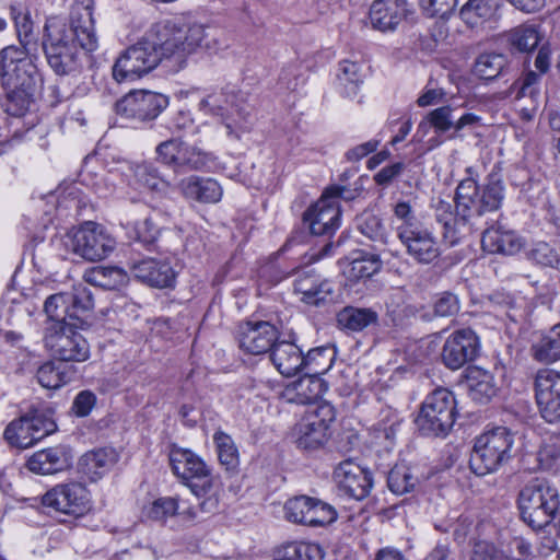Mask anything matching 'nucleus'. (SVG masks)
I'll list each match as a JSON object with an SVG mask.
<instances>
[{"mask_svg":"<svg viewBox=\"0 0 560 560\" xmlns=\"http://www.w3.org/2000/svg\"><path fill=\"white\" fill-rule=\"evenodd\" d=\"M503 0H468L459 10V18L469 27H477L499 16Z\"/></svg>","mask_w":560,"mask_h":560,"instance_id":"nucleus-31","label":"nucleus"},{"mask_svg":"<svg viewBox=\"0 0 560 560\" xmlns=\"http://www.w3.org/2000/svg\"><path fill=\"white\" fill-rule=\"evenodd\" d=\"M175 514L182 515L188 521L205 515L199 511L198 504L196 506H184V502L180 503L175 498H160L152 503L148 511V517L154 521H164Z\"/></svg>","mask_w":560,"mask_h":560,"instance_id":"nucleus-37","label":"nucleus"},{"mask_svg":"<svg viewBox=\"0 0 560 560\" xmlns=\"http://www.w3.org/2000/svg\"><path fill=\"white\" fill-rule=\"evenodd\" d=\"M145 33L161 60L173 57L183 59L198 48H212L209 35L200 24L179 25L172 21H162L153 24Z\"/></svg>","mask_w":560,"mask_h":560,"instance_id":"nucleus-4","label":"nucleus"},{"mask_svg":"<svg viewBox=\"0 0 560 560\" xmlns=\"http://www.w3.org/2000/svg\"><path fill=\"white\" fill-rule=\"evenodd\" d=\"M456 401L453 393L446 388L433 390L423 401L416 419L423 435L444 436L455 422Z\"/></svg>","mask_w":560,"mask_h":560,"instance_id":"nucleus-8","label":"nucleus"},{"mask_svg":"<svg viewBox=\"0 0 560 560\" xmlns=\"http://www.w3.org/2000/svg\"><path fill=\"white\" fill-rule=\"evenodd\" d=\"M315 498L298 495L287 501L285 517L293 523L306 525Z\"/></svg>","mask_w":560,"mask_h":560,"instance_id":"nucleus-54","label":"nucleus"},{"mask_svg":"<svg viewBox=\"0 0 560 560\" xmlns=\"http://www.w3.org/2000/svg\"><path fill=\"white\" fill-rule=\"evenodd\" d=\"M42 504L58 513L80 517L90 510L89 491L80 482L60 483L43 495Z\"/></svg>","mask_w":560,"mask_h":560,"instance_id":"nucleus-15","label":"nucleus"},{"mask_svg":"<svg viewBox=\"0 0 560 560\" xmlns=\"http://www.w3.org/2000/svg\"><path fill=\"white\" fill-rule=\"evenodd\" d=\"M466 382L469 396L478 402H488L497 395L498 386L494 376L480 368L470 366L467 369Z\"/></svg>","mask_w":560,"mask_h":560,"instance_id":"nucleus-34","label":"nucleus"},{"mask_svg":"<svg viewBox=\"0 0 560 560\" xmlns=\"http://www.w3.org/2000/svg\"><path fill=\"white\" fill-rule=\"evenodd\" d=\"M199 107L207 114L220 117L230 137L240 139L250 128L248 105L238 103L234 94L224 91L209 94L200 101Z\"/></svg>","mask_w":560,"mask_h":560,"instance_id":"nucleus-9","label":"nucleus"},{"mask_svg":"<svg viewBox=\"0 0 560 560\" xmlns=\"http://www.w3.org/2000/svg\"><path fill=\"white\" fill-rule=\"evenodd\" d=\"M509 44L520 52H529L537 47L540 36L534 24H522L511 30L508 35Z\"/></svg>","mask_w":560,"mask_h":560,"instance_id":"nucleus-47","label":"nucleus"},{"mask_svg":"<svg viewBox=\"0 0 560 560\" xmlns=\"http://www.w3.org/2000/svg\"><path fill=\"white\" fill-rule=\"evenodd\" d=\"M478 347V338L471 329L457 330L446 339L442 361L448 369L458 370L477 357Z\"/></svg>","mask_w":560,"mask_h":560,"instance_id":"nucleus-18","label":"nucleus"},{"mask_svg":"<svg viewBox=\"0 0 560 560\" xmlns=\"http://www.w3.org/2000/svg\"><path fill=\"white\" fill-rule=\"evenodd\" d=\"M131 270L141 282L159 289L172 288L177 276L168 256L165 259L147 258L136 261Z\"/></svg>","mask_w":560,"mask_h":560,"instance_id":"nucleus-21","label":"nucleus"},{"mask_svg":"<svg viewBox=\"0 0 560 560\" xmlns=\"http://www.w3.org/2000/svg\"><path fill=\"white\" fill-rule=\"evenodd\" d=\"M44 312L47 315L46 325L58 322L69 324V305L66 293H56L48 296L44 303Z\"/></svg>","mask_w":560,"mask_h":560,"instance_id":"nucleus-53","label":"nucleus"},{"mask_svg":"<svg viewBox=\"0 0 560 560\" xmlns=\"http://www.w3.org/2000/svg\"><path fill=\"white\" fill-rule=\"evenodd\" d=\"M217 446L218 458L226 471H235L240 464L238 451L232 438L224 432L218 431L213 435Z\"/></svg>","mask_w":560,"mask_h":560,"instance_id":"nucleus-49","label":"nucleus"},{"mask_svg":"<svg viewBox=\"0 0 560 560\" xmlns=\"http://www.w3.org/2000/svg\"><path fill=\"white\" fill-rule=\"evenodd\" d=\"M160 62V55L145 33L119 55L113 66V77L118 82L133 80L151 72Z\"/></svg>","mask_w":560,"mask_h":560,"instance_id":"nucleus-11","label":"nucleus"},{"mask_svg":"<svg viewBox=\"0 0 560 560\" xmlns=\"http://www.w3.org/2000/svg\"><path fill=\"white\" fill-rule=\"evenodd\" d=\"M419 3L428 16L445 18L454 11L457 0H419Z\"/></svg>","mask_w":560,"mask_h":560,"instance_id":"nucleus-63","label":"nucleus"},{"mask_svg":"<svg viewBox=\"0 0 560 560\" xmlns=\"http://www.w3.org/2000/svg\"><path fill=\"white\" fill-rule=\"evenodd\" d=\"M135 232L139 243L149 250H156L160 254L174 256L180 244V237L176 232L160 230L151 218L137 223Z\"/></svg>","mask_w":560,"mask_h":560,"instance_id":"nucleus-22","label":"nucleus"},{"mask_svg":"<svg viewBox=\"0 0 560 560\" xmlns=\"http://www.w3.org/2000/svg\"><path fill=\"white\" fill-rule=\"evenodd\" d=\"M535 393L542 418L548 422L560 420V373L550 369L539 370Z\"/></svg>","mask_w":560,"mask_h":560,"instance_id":"nucleus-17","label":"nucleus"},{"mask_svg":"<svg viewBox=\"0 0 560 560\" xmlns=\"http://www.w3.org/2000/svg\"><path fill=\"white\" fill-rule=\"evenodd\" d=\"M75 370L60 360L48 361L40 365L36 373L39 385L47 389H57L69 383L74 376Z\"/></svg>","mask_w":560,"mask_h":560,"instance_id":"nucleus-38","label":"nucleus"},{"mask_svg":"<svg viewBox=\"0 0 560 560\" xmlns=\"http://www.w3.org/2000/svg\"><path fill=\"white\" fill-rule=\"evenodd\" d=\"M419 485V477L405 464H396L388 472V489L397 495L410 493L415 491Z\"/></svg>","mask_w":560,"mask_h":560,"instance_id":"nucleus-43","label":"nucleus"},{"mask_svg":"<svg viewBox=\"0 0 560 560\" xmlns=\"http://www.w3.org/2000/svg\"><path fill=\"white\" fill-rule=\"evenodd\" d=\"M294 291L302 295V301L307 304L319 305L332 293L328 281L322 280L311 271H301L294 282Z\"/></svg>","mask_w":560,"mask_h":560,"instance_id":"nucleus-32","label":"nucleus"},{"mask_svg":"<svg viewBox=\"0 0 560 560\" xmlns=\"http://www.w3.org/2000/svg\"><path fill=\"white\" fill-rule=\"evenodd\" d=\"M340 209L335 200L322 196V198L308 208L303 221L314 235L330 236L339 226Z\"/></svg>","mask_w":560,"mask_h":560,"instance_id":"nucleus-23","label":"nucleus"},{"mask_svg":"<svg viewBox=\"0 0 560 560\" xmlns=\"http://www.w3.org/2000/svg\"><path fill=\"white\" fill-rule=\"evenodd\" d=\"M72 324L50 323L44 329L46 349L57 360L66 362H84L90 357L86 339L75 330Z\"/></svg>","mask_w":560,"mask_h":560,"instance_id":"nucleus-10","label":"nucleus"},{"mask_svg":"<svg viewBox=\"0 0 560 560\" xmlns=\"http://www.w3.org/2000/svg\"><path fill=\"white\" fill-rule=\"evenodd\" d=\"M481 245L492 254L514 255L523 248L524 241L516 232L498 226L483 231Z\"/></svg>","mask_w":560,"mask_h":560,"instance_id":"nucleus-28","label":"nucleus"},{"mask_svg":"<svg viewBox=\"0 0 560 560\" xmlns=\"http://www.w3.org/2000/svg\"><path fill=\"white\" fill-rule=\"evenodd\" d=\"M517 506L522 520L535 530L549 525L560 511L558 489L547 479L535 477L521 489Z\"/></svg>","mask_w":560,"mask_h":560,"instance_id":"nucleus-5","label":"nucleus"},{"mask_svg":"<svg viewBox=\"0 0 560 560\" xmlns=\"http://www.w3.org/2000/svg\"><path fill=\"white\" fill-rule=\"evenodd\" d=\"M173 474L198 499V509L209 515L217 512L220 503V482L201 457L190 450L173 447L170 452Z\"/></svg>","mask_w":560,"mask_h":560,"instance_id":"nucleus-3","label":"nucleus"},{"mask_svg":"<svg viewBox=\"0 0 560 560\" xmlns=\"http://www.w3.org/2000/svg\"><path fill=\"white\" fill-rule=\"evenodd\" d=\"M71 246L73 253L83 259L100 261L113 253L116 241L103 225L88 221L73 232Z\"/></svg>","mask_w":560,"mask_h":560,"instance_id":"nucleus-12","label":"nucleus"},{"mask_svg":"<svg viewBox=\"0 0 560 560\" xmlns=\"http://www.w3.org/2000/svg\"><path fill=\"white\" fill-rule=\"evenodd\" d=\"M10 15L14 22L16 36L21 47L20 51L25 54H38L39 43L33 30V22L27 12H22L19 8L10 7Z\"/></svg>","mask_w":560,"mask_h":560,"instance_id":"nucleus-39","label":"nucleus"},{"mask_svg":"<svg viewBox=\"0 0 560 560\" xmlns=\"http://www.w3.org/2000/svg\"><path fill=\"white\" fill-rule=\"evenodd\" d=\"M335 418V408L328 402H323L307 412L295 427L298 446L303 450H316L324 445Z\"/></svg>","mask_w":560,"mask_h":560,"instance_id":"nucleus-13","label":"nucleus"},{"mask_svg":"<svg viewBox=\"0 0 560 560\" xmlns=\"http://www.w3.org/2000/svg\"><path fill=\"white\" fill-rule=\"evenodd\" d=\"M117 462V453L113 448H97L86 452L79 460V469L91 481H96Z\"/></svg>","mask_w":560,"mask_h":560,"instance_id":"nucleus-33","label":"nucleus"},{"mask_svg":"<svg viewBox=\"0 0 560 560\" xmlns=\"http://www.w3.org/2000/svg\"><path fill=\"white\" fill-rule=\"evenodd\" d=\"M66 294L69 305V323L77 328H84L89 325V313L94 306L91 291L84 285H77L72 292Z\"/></svg>","mask_w":560,"mask_h":560,"instance_id":"nucleus-36","label":"nucleus"},{"mask_svg":"<svg viewBox=\"0 0 560 560\" xmlns=\"http://www.w3.org/2000/svg\"><path fill=\"white\" fill-rule=\"evenodd\" d=\"M334 479L341 492L355 500L366 498L373 485L371 474L351 460L337 466Z\"/></svg>","mask_w":560,"mask_h":560,"instance_id":"nucleus-20","label":"nucleus"},{"mask_svg":"<svg viewBox=\"0 0 560 560\" xmlns=\"http://www.w3.org/2000/svg\"><path fill=\"white\" fill-rule=\"evenodd\" d=\"M37 54H25L19 46L9 45L0 50V83L3 89L37 91L42 77L34 62Z\"/></svg>","mask_w":560,"mask_h":560,"instance_id":"nucleus-7","label":"nucleus"},{"mask_svg":"<svg viewBox=\"0 0 560 560\" xmlns=\"http://www.w3.org/2000/svg\"><path fill=\"white\" fill-rule=\"evenodd\" d=\"M42 47L49 67L58 75H68L79 69L80 48L94 51L97 36L90 7L72 8L69 21L58 18L47 20Z\"/></svg>","mask_w":560,"mask_h":560,"instance_id":"nucleus-2","label":"nucleus"},{"mask_svg":"<svg viewBox=\"0 0 560 560\" xmlns=\"http://www.w3.org/2000/svg\"><path fill=\"white\" fill-rule=\"evenodd\" d=\"M453 108L451 106H442L432 110L428 115V121H421L419 129H427L433 126L440 132H446L454 128Z\"/></svg>","mask_w":560,"mask_h":560,"instance_id":"nucleus-59","label":"nucleus"},{"mask_svg":"<svg viewBox=\"0 0 560 560\" xmlns=\"http://www.w3.org/2000/svg\"><path fill=\"white\" fill-rule=\"evenodd\" d=\"M398 238L406 247L407 254L419 264L429 265L441 255L436 238L422 225L412 231H404Z\"/></svg>","mask_w":560,"mask_h":560,"instance_id":"nucleus-25","label":"nucleus"},{"mask_svg":"<svg viewBox=\"0 0 560 560\" xmlns=\"http://www.w3.org/2000/svg\"><path fill=\"white\" fill-rule=\"evenodd\" d=\"M167 105V96L161 93L135 90L116 102L115 109L126 119L143 122L155 119Z\"/></svg>","mask_w":560,"mask_h":560,"instance_id":"nucleus-14","label":"nucleus"},{"mask_svg":"<svg viewBox=\"0 0 560 560\" xmlns=\"http://www.w3.org/2000/svg\"><path fill=\"white\" fill-rule=\"evenodd\" d=\"M3 436L11 446L18 448H27L36 443L25 416L9 423Z\"/></svg>","mask_w":560,"mask_h":560,"instance_id":"nucleus-48","label":"nucleus"},{"mask_svg":"<svg viewBox=\"0 0 560 560\" xmlns=\"http://www.w3.org/2000/svg\"><path fill=\"white\" fill-rule=\"evenodd\" d=\"M303 371L312 374H322L331 365V351L327 348H315L303 355Z\"/></svg>","mask_w":560,"mask_h":560,"instance_id":"nucleus-55","label":"nucleus"},{"mask_svg":"<svg viewBox=\"0 0 560 560\" xmlns=\"http://www.w3.org/2000/svg\"><path fill=\"white\" fill-rule=\"evenodd\" d=\"M338 80L345 86V93L348 96L357 94L359 84L362 82L361 66L357 62L343 60L340 62Z\"/></svg>","mask_w":560,"mask_h":560,"instance_id":"nucleus-56","label":"nucleus"},{"mask_svg":"<svg viewBox=\"0 0 560 560\" xmlns=\"http://www.w3.org/2000/svg\"><path fill=\"white\" fill-rule=\"evenodd\" d=\"M382 268V260L378 255L364 254L353 259L349 266V277L354 280L370 278Z\"/></svg>","mask_w":560,"mask_h":560,"instance_id":"nucleus-52","label":"nucleus"},{"mask_svg":"<svg viewBox=\"0 0 560 560\" xmlns=\"http://www.w3.org/2000/svg\"><path fill=\"white\" fill-rule=\"evenodd\" d=\"M395 218L400 222L396 226L397 236H401L406 230H415L421 226L420 222L416 219L412 208L407 201H399L394 207Z\"/></svg>","mask_w":560,"mask_h":560,"instance_id":"nucleus-60","label":"nucleus"},{"mask_svg":"<svg viewBox=\"0 0 560 560\" xmlns=\"http://www.w3.org/2000/svg\"><path fill=\"white\" fill-rule=\"evenodd\" d=\"M179 189L186 198L202 203H215L222 198V188L212 178L189 176L180 180Z\"/></svg>","mask_w":560,"mask_h":560,"instance_id":"nucleus-29","label":"nucleus"},{"mask_svg":"<svg viewBox=\"0 0 560 560\" xmlns=\"http://www.w3.org/2000/svg\"><path fill=\"white\" fill-rule=\"evenodd\" d=\"M514 434L505 427H497L475 439L469 466L477 476L497 471L512 458Z\"/></svg>","mask_w":560,"mask_h":560,"instance_id":"nucleus-6","label":"nucleus"},{"mask_svg":"<svg viewBox=\"0 0 560 560\" xmlns=\"http://www.w3.org/2000/svg\"><path fill=\"white\" fill-rule=\"evenodd\" d=\"M433 311L435 316L452 317L459 311V300L457 295L451 292H443L436 295Z\"/></svg>","mask_w":560,"mask_h":560,"instance_id":"nucleus-62","label":"nucleus"},{"mask_svg":"<svg viewBox=\"0 0 560 560\" xmlns=\"http://www.w3.org/2000/svg\"><path fill=\"white\" fill-rule=\"evenodd\" d=\"M358 231L366 238L380 245L387 243L388 233L382 219L372 211L365 210L355 218Z\"/></svg>","mask_w":560,"mask_h":560,"instance_id":"nucleus-45","label":"nucleus"},{"mask_svg":"<svg viewBox=\"0 0 560 560\" xmlns=\"http://www.w3.org/2000/svg\"><path fill=\"white\" fill-rule=\"evenodd\" d=\"M156 153L164 164L185 171H200L212 161L210 153L188 145L178 139H171L160 143L156 148Z\"/></svg>","mask_w":560,"mask_h":560,"instance_id":"nucleus-16","label":"nucleus"},{"mask_svg":"<svg viewBox=\"0 0 560 560\" xmlns=\"http://www.w3.org/2000/svg\"><path fill=\"white\" fill-rule=\"evenodd\" d=\"M326 390L325 384L317 374L305 372L304 376L287 388L290 401L307 405L316 401Z\"/></svg>","mask_w":560,"mask_h":560,"instance_id":"nucleus-35","label":"nucleus"},{"mask_svg":"<svg viewBox=\"0 0 560 560\" xmlns=\"http://www.w3.org/2000/svg\"><path fill=\"white\" fill-rule=\"evenodd\" d=\"M469 560H504L502 552L491 542H475Z\"/></svg>","mask_w":560,"mask_h":560,"instance_id":"nucleus-64","label":"nucleus"},{"mask_svg":"<svg viewBox=\"0 0 560 560\" xmlns=\"http://www.w3.org/2000/svg\"><path fill=\"white\" fill-rule=\"evenodd\" d=\"M36 442L54 433L57 429L55 421L44 411L34 410L25 415Z\"/></svg>","mask_w":560,"mask_h":560,"instance_id":"nucleus-57","label":"nucleus"},{"mask_svg":"<svg viewBox=\"0 0 560 560\" xmlns=\"http://www.w3.org/2000/svg\"><path fill=\"white\" fill-rule=\"evenodd\" d=\"M278 341V330L269 322H246L240 326V347L250 354H262L271 351Z\"/></svg>","mask_w":560,"mask_h":560,"instance_id":"nucleus-19","label":"nucleus"},{"mask_svg":"<svg viewBox=\"0 0 560 560\" xmlns=\"http://www.w3.org/2000/svg\"><path fill=\"white\" fill-rule=\"evenodd\" d=\"M533 358L541 363H552L560 359V324H556L535 341L530 348Z\"/></svg>","mask_w":560,"mask_h":560,"instance_id":"nucleus-40","label":"nucleus"},{"mask_svg":"<svg viewBox=\"0 0 560 560\" xmlns=\"http://www.w3.org/2000/svg\"><path fill=\"white\" fill-rule=\"evenodd\" d=\"M270 359L283 376L290 377L303 372V353L293 342L277 341L270 351Z\"/></svg>","mask_w":560,"mask_h":560,"instance_id":"nucleus-30","label":"nucleus"},{"mask_svg":"<svg viewBox=\"0 0 560 560\" xmlns=\"http://www.w3.org/2000/svg\"><path fill=\"white\" fill-rule=\"evenodd\" d=\"M324 551L319 545L293 541L284 545L273 560H323Z\"/></svg>","mask_w":560,"mask_h":560,"instance_id":"nucleus-46","label":"nucleus"},{"mask_svg":"<svg viewBox=\"0 0 560 560\" xmlns=\"http://www.w3.org/2000/svg\"><path fill=\"white\" fill-rule=\"evenodd\" d=\"M7 100L4 103L5 112L15 117H21L27 113L37 91L24 89H4Z\"/></svg>","mask_w":560,"mask_h":560,"instance_id":"nucleus-50","label":"nucleus"},{"mask_svg":"<svg viewBox=\"0 0 560 560\" xmlns=\"http://www.w3.org/2000/svg\"><path fill=\"white\" fill-rule=\"evenodd\" d=\"M83 279L85 282L93 285L107 290H115L125 284L128 277L121 268L114 266H96L88 269L84 272Z\"/></svg>","mask_w":560,"mask_h":560,"instance_id":"nucleus-41","label":"nucleus"},{"mask_svg":"<svg viewBox=\"0 0 560 560\" xmlns=\"http://www.w3.org/2000/svg\"><path fill=\"white\" fill-rule=\"evenodd\" d=\"M509 66L508 57L499 52H483L474 63V73L482 80H493Z\"/></svg>","mask_w":560,"mask_h":560,"instance_id":"nucleus-44","label":"nucleus"},{"mask_svg":"<svg viewBox=\"0 0 560 560\" xmlns=\"http://www.w3.org/2000/svg\"><path fill=\"white\" fill-rule=\"evenodd\" d=\"M407 12L406 0H374L370 9L371 24L375 30H394Z\"/></svg>","mask_w":560,"mask_h":560,"instance_id":"nucleus-27","label":"nucleus"},{"mask_svg":"<svg viewBox=\"0 0 560 560\" xmlns=\"http://www.w3.org/2000/svg\"><path fill=\"white\" fill-rule=\"evenodd\" d=\"M377 320L378 315L372 308L346 306L337 314L338 326L349 331H361Z\"/></svg>","mask_w":560,"mask_h":560,"instance_id":"nucleus-42","label":"nucleus"},{"mask_svg":"<svg viewBox=\"0 0 560 560\" xmlns=\"http://www.w3.org/2000/svg\"><path fill=\"white\" fill-rule=\"evenodd\" d=\"M535 67L539 70V73L529 70L510 86L509 94L513 95L515 100L528 97L532 103H535L539 96L541 74L549 69V56L544 49H539L535 59Z\"/></svg>","mask_w":560,"mask_h":560,"instance_id":"nucleus-26","label":"nucleus"},{"mask_svg":"<svg viewBox=\"0 0 560 560\" xmlns=\"http://www.w3.org/2000/svg\"><path fill=\"white\" fill-rule=\"evenodd\" d=\"M504 199L502 180L490 175L481 187L472 178L463 179L455 191V213L448 202L440 201L435 218L443 225V237L451 245L478 230L488 213L500 209Z\"/></svg>","mask_w":560,"mask_h":560,"instance_id":"nucleus-1","label":"nucleus"},{"mask_svg":"<svg viewBox=\"0 0 560 560\" xmlns=\"http://www.w3.org/2000/svg\"><path fill=\"white\" fill-rule=\"evenodd\" d=\"M72 459L71 448L59 444L35 452L27 459L26 467L37 475H52L68 469Z\"/></svg>","mask_w":560,"mask_h":560,"instance_id":"nucleus-24","label":"nucleus"},{"mask_svg":"<svg viewBox=\"0 0 560 560\" xmlns=\"http://www.w3.org/2000/svg\"><path fill=\"white\" fill-rule=\"evenodd\" d=\"M337 511L332 505L315 498L306 526H327L332 524L337 520Z\"/></svg>","mask_w":560,"mask_h":560,"instance_id":"nucleus-58","label":"nucleus"},{"mask_svg":"<svg viewBox=\"0 0 560 560\" xmlns=\"http://www.w3.org/2000/svg\"><path fill=\"white\" fill-rule=\"evenodd\" d=\"M530 260L541 267L560 269V246L547 242H537L528 253Z\"/></svg>","mask_w":560,"mask_h":560,"instance_id":"nucleus-51","label":"nucleus"},{"mask_svg":"<svg viewBox=\"0 0 560 560\" xmlns=\"http://www.w3.org/2000/svg\"><path fill=\"white\" fill-rule=\"evenodd\" d=\"M136 177L141 185L153 191H162L167 187V183L150 165H139L136 170Z\"/></svg>","mask_w":560,"mask_h":560,"instance_id":"nucleus-61","label":"nucleus"}]
</instances>
